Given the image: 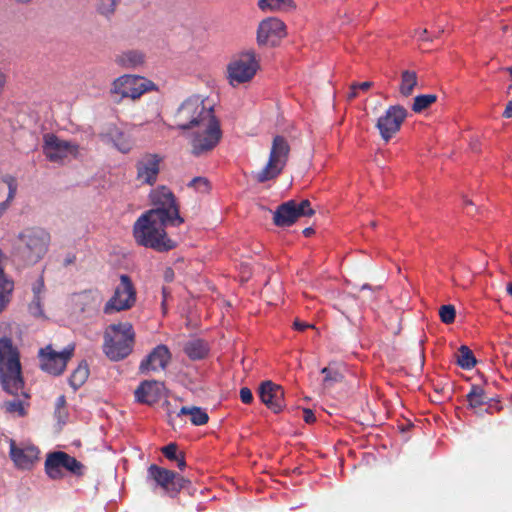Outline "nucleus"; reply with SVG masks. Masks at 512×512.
<instances>
[{
    "label": "nucleus",
    "mask_w": 512,
    "mask_h": 512,
    "mask_svg": "<svg viewBox=\"0 0 512 512\" xmlns=\"http://www.w3.org/2000/svg\"><path fill=\"white\" fill-rule=\"evenodd\" d=\"M464 204H465L466 213L468 215H472L473 214V210H474L473 202L471 200L465 199L464 200Z\"/></svg>",
    "instance_id": "48"
},
{
    "label": "nucleus",
    "mask_w": 512,
    "mask_h": 512,
    "mask_svg": "<svg viewBox=\"0 0 512 512\" xmlns=\"http://www.w3.org/2000/svg\"><path fill=\"white\" fill-rule=\"evenodd\" d=\"M63 468L73 473L74 475L81 476L84 474V465L75 457L70 456L62 451Z\"/></svg>",
    "instance_id": "35"
},
{
    "label": "nucleus",
    "mask_w": 512,
    "mask_h": 512,
    "mask_svg": "<svg viewBox=\"0 0 512 512\" xmlns=\"http://www.w3.org/2000/svg\"><path fill=\"white\" fill-rule=\"evenodd\" d=\"M315 214L308 199L297 202L289 200L280 204L273 213V223L277 227L292 226L301 217H310Z\"/></svg>",
    "instance_id": "11"
},
{
    "label": "nucleus",
    "mask_w": 512,
    "mask_h": 512,
    "mask_svg": "<svg viewBox=\"0 0 512 512\" xmlns=\"http://www.w3.org/2000/svg\"><path fill=\"white\" fill-rule=\"evenodd\" d=\"M313 233H314V230H313V228H311V227L305 228V229L303 230V234H304L306 237L311 236Z\"/></svg>",
    "instance_id": "55"
},
{
    "label": "nucleus",
    "mask_w": 512,
    "mask_h": 512,
    "mask_svg": "<svg viewBox=\"0 0 512 512\" xmlns=\"http://www.w3.org/2000/svg\"><path fill=\"white\" fill-rule=\"evenodd\" d=\"M503 117L507 119L512 118V100L507 103L503 112Z\"/></svg>",
    "instance_id": "47"
},
{
    "label": "nucleus",
    "mask_w": 512,
    "mask_h": 512,
    "mask_svg": "<svg viewBox=\"0 0 512 512\" xmlns=\"http://www.w3.org/2000/svg\"><path fill=\"white\" fill-rule=\"evenodd\" d=\"M507 71L509 72V74H510V76H511V78H512V66H511V67H509V68H507Z\"/></svg>",
    "instance_id": "59"
},
{
    "label": "nucleus",
    "mask_w": 512,
    "mask_h": 512,
    "mask_svg": "<svg viewBox=\"0 0 512 512\" xmlns=\"http://www.w3.org/2000/svg\"><path fill=\"white\" fill-rule=\"evenodd\" d=\"M285 36L286 26L280 19L269 17L260 22L257 30V42L259 45L274 47Z\"/></svg>",
    "instance_id": "17"
},
{
    "label": "nucleus",
    "mask_w": 512,
    "mask_h": 512,
    "mask_svg": "<svg viewBox=\"0 0 512 512\" xmlns=\"http://www.w3.org/2000/svg\"><path fill=\"white\" fill-rule=\"evenodd\" d=\"M294 328L298 331H304L307 328H313L314 326L312 324L302 322L300 320H295L293 324Z\"/></svg>",
    "instance_id": "46"
},
{
    "label": "nucleus",
    "mask_w": 512,
    "mask_h": 512,
    "mask_svg": "<svg viewBox=\"0 0 512 512\" xmlns=\"http://www.w3.org/2000/svg\"><path fill=\"white\" fill-rule=\"evenodd\" d=\"M373 86V82H370V81H365V82H362V83H352L350 85V88L352 90H362V91H367L368 89H370L371 87Z\"/></svg>",
    "instance_id": "44"
},
{
    "label": "nucleus",
    "mask_w": 512,
    "mask_h": 512,
    "mask_svg": "<svg viewBox=\"0 0 512 512\" xmlns=\"http://www.w3.org/2000/svg\"><path fill=\"white\" fill-rule=\"evenodd\" d=\"M148 477L169 494L179 492L186 482L179 474L155 464L149 466Z\"/></svg>",
    "instance_id": "16"
},
{
    "label": "nucleus",
    "mask_w": 512,
    "mask_h": 512,
    "mask_svg": "<svg viewBox=\"0 0 512 512\" xmlns=\"http://www.w3.org/2000/svg\"><path fill=\"white\" fill-rule=\"evenodd\" d=\"M348 100H353L357 97V90H352L350 88V92L348 93Z\"/></svg>",
    "instance_id": "54"
},
{
    "label": "nucleus",
    "mask_w": 512,
    "mask_h": 512,
    "mask_svg": "<svg viewBox=\"0 0 512 512\" xmlns=\"http://www.w3.org/2000/svg\"><path fill=\"white\" fill-rule=\"evenodd\" d=\"M408 111L401 105L389 106L385 114L378 118L376 127L382 139L388 142L401 128Z\"/></svg>",
    "instance_id": "15"
},
{
    "label": "nucleus",
    "mask_w": 512,
    "mask_h": 512,
    "mask_svg": "<svg viewBox=\"0 0 512 512\" xmlns=\"http://www.w3.org/2000/svg\"><path fill=\"white\" fill-rule=\"evenodd\" d=\"M472 149H473V150H475V151H477V145H476V144H473V145H472Z\"/></svg>",
    "instance_id": "60"
},
{
    "label": "nucleus",
    "mask_w": 512,
    "mask_h": 512,
    "mask_svg": "<svg viewBox=\"0 0 512 512\" xmlns=\"http://www.w3.org/2000/svg\"><path fill=\"white\" fill-rule=\"evenodd\" d=\"M171 360V353L164 344L157 345L140 363L142 373L163 370Z\"/></svg>",
    "instance_id": "20"
},
{
    "label": "nucleus",
    "mask_w": 512,
    "mask_h": 512,
    "mask_svg": "<svg viewBox=\"0 0 512 512\" xmlns=\"http://www.w3.org/2000/svg\"><path fill=\"white\" fill-rule=\"evenodd\" d=\"M321 373L324 375L323 385L325 388H330L335 383H339L343 380V375L337 369L330 366L324 367Z\"/></svg>",
    "instance_id": "37"
},
{
    "label": "nucleus",
    "mask_w": 512,
    "mask_h": 512,
    "mask_svg": "<svg viewBox=\"0 0 512 512\" xmlns=\"http://www.w3.org/2000/svg\"><path fill=\"white\" fill-rule=\"evenodd\" d=\"M456 362L463 369H471L476 364V359L474 357L473 352L470 348L465 345H462L457 354H456Z\"/></svg>",
    "instance_id": "34"
},
{
    "label": "nucleus",
    "mask_w": 512,
    "mask_h": 512,
    "mask_svg": "<svg viewBox=\"0 0 512 512\" xmlns=\"http://www.w3.org/2000/svg\"><path fill=\"white\" fill-rule=\"evenodd\" d=\"M64 403H65V397H64V396H60V397L58 398V405H62V404H64Z\"/></svg>",
    "instance_id": "57"
},
{
    "label": "nucleus",
    "mask_w": 512,
    "mask_h": 512,
    "mask_svg": "<svg viewBox=\"0 0 512 512\" xmlns=\"http://www.w3.org/2000/svg\"><path fill=\"white\" fill-rule=\"evenodd\" d=\"M161 213L158 210L144 212L133 225V237L138 245L163 253L174 249L176 242L168 236L166 227L170 221L160 218Z\"/></svg>",
    "instance_id": "3"
},
{
    "label": "nucleus",
    "mask_w": 512,
    "mask_h": 512,
    "mask_svg": "<svg viewBox=\"0 0 512 512\" xmlns=\"http://www.w3.org/2000/svg\"><path fill=\"white\" fill-rule=\"evenodd\" d=\"M115 63L123 69H135L145 62V55L139 50H126L115 56Z\"/></svg>",
    "instance_id": "25"
},
{
    "label": "nucleus",
    "mask_w": 512,
    "mask_h": 512,
    "mask_svg": "<svg viewBox=\"0 0 512 512\" xmlns=\"http://www.w3.org/2000/svg\"><path fill=\"white\" fill-rule=\"evenodd\" d=\"M4 255L0 250V312L9 301V296L13 291L14 283L4 273L3 267Z\"/></svg>",
    "instance_id": "27"
},
{
    "label": "nucleus",
    "mask_w": 512,
    "mask_h": 512,
    "mask_svg": "<svg viewBox=\"0 0 512 512\" xmlns=\"http://www.w3.org/2000/svg\"><path fill=\"white\" fill-rule=\"evenodd\" d=\"M262 11H289L295 8L293 0H258Z\"/></svg>",
    "instance_id": "32"
},
{
    "label": "nucleus",
    "mask_w": 512,
    "mask_h": 512,
    "mask_svg": "<svg viewBox=\"0 0 512 512\" xmlns=\"http://www.w3.org/2000/svg\"><path fill=\"white\" fill-rule=\"evenodd\" d=\"M260 69V60L253 50L234 55L227 66L229 83L235 87L250 82Z\"/></svg>",
    "instance_id": "7"
},
{
    "label": "nucleus",
    "mask_w": 512,
    "mask_h": 512,
    "mask_svg": "<svg viewBox=\"0 0 512 512\" xmlns=\"http://www.w3.org/2000/svg\"><path fill=\"white\" fill-rule=\"evenodd\" d=\"M135 331L130 322L113 323L104 332L103 352L111 361L128 357L134 347Z\"/></svg>",
    "instance_id": "4"
},
{
    "label": "nucleus",
    "mask_w": 512,
    "mask_h": 512,
    "mask_svg": "<svg viewBox=\"0 0 512 512\" xmlns=\"http://www.w3.org/2000/svg\"><path fill=\"white\" fill-rule=\"evenodd\" d=\"M174 461L177 462V466L180 470H183L186 467V461L182 453Z\"/></svg>",
    "instance_id": "49"
},
{
    "label": "nucleus",
    "mask_w": 512,
    "mask_h": 512,
    "mask_svg": "<svg viewBox=\"0 0 512 512\" xmlns=\"http://www.w3.org/2000/svg\"><path fill=\"white\" fill-rule=\"evenodd\" d=\"M183 351L191 360H200L207 355L208 348L203 340L193 339L184 344Z\"/></svg>",
    "instance_id": "28"
},
{
    "label": "nucleus",
    "mask_w": 512,
    "mask_h": 512,
    "mask_svg": "<svg viewBox=\"0 0 512 512\" xmlns=\"http://www.w3.org/2000/svg\"><path fill=\"white\" fill-rule=\"evenodd\" d=\"M502 409V406L498 405V404H495V405H490L487 409H486V412L487 413H490L492 414L493 413V410H496V411H500Z\"/></svg>",
    "instance_id": "53"
},
{
    "label": "nucleus",
    "mask_w": 512,
    "mask_h": 512,
    "mask_svg": "<svg viewBox=\"0 0 512 512\" xmlns=\"http://www.w3.org/2000/svg\"><path fill=\"white\" fill-rule=\"evenodd\" d=\"M164 157L158 153L146 152L135 163L136 180L141 185L153 186L161 171Z\"/></svg>",
    "instance_id": "14"
},
{
    "label": "nucleus",
    "mask_w": 512,
    "mask_h": 512,
    "mask_svg": "<svg viewBox=\"0 0 512 512\" xmlns=\"http://www.w3.org/2000/svg\"><path fill=\"white\" fill-rule=\"evenodd\" d=\"M427 33H428L427 29H421V30L415 31V34L419 35V40H421V41H428V40H430L427 37Z\"/></svg>",
    "instance_id": "50"
},
{
    "label": "nucleus",
    "mask_w": 512,
    "mask_h": 512,
    "mask_svg": "<svg viewBox=\"0 0 512 512\" xmlns=\"http://www.w3.org/2000/svg\"><path fill=\"white\" fill-rule=\"evenodd\" d=\"M44 289V278L43 276H40L32 285L34 297L31 303L29 304V310L35 316L42 315L43 313L41 294L44 292Z\"/></svg>",
    "instance_id": "29"
},
{
    "label": "nucleus",
    "mask_w": 512,
    "mask_h": 512,
    "mask_svg": "<svg viewBox=\"0 0 512 512\" xmlns=\"http://www.w3.org/2000/svg\"><path fill=\"white\" fill-rule=\"evenodd\" d=\"M187 186L201 194L208 193L212 188L209 180L205 177H195L187 184Z\"/></svg>",
    "instance_id": "38"
},
{
    "label": "nucleus",
    "mask_w": 512,
    "mask_h": 512,
    "mask_svg": "<svg viewBox=\"0 0 512 512\" xmlns=\"http://www.w3.org/2000/svg\"><path fill=\"white\" fill-rule=\"evenodd\" d=\"M9 456L18 469H31L39 458V449L34 445L18 447L15 440H9Z\"/></svg>",
    "instance_id": "18"
},
{
    "label": "nucleus",
    "mask_w": 512,
    "mask_h": 512,
    "mask_svg": "<svg viewBox=\"0 0 512 512\" xmlns=\"http://www.w3.org/2000/svg\"><path fill=\"white\" fill-rule=\"evenodd\" d=\"M17 256L26 265L38 263L48 252L51 236L42 228H28L18 236Z\"/></svg>",
    "instance_id": "5"
},
{
    "label": "nucleus",
    "mask_w": 512,
    "mask_h": 512,
    "mask_svg": "<svg viewBox=\"0 0 512 512\" xmlns=\"http://www.w3.org/2000/svg\"><path fill=\"white\" fill-rule=\"evenodd\" d=\"M136 302V290L128 275L120 276V283L115 288L113 296L104 306L105 314L125 311L134 306Z\"/></svg>",
    "instance_id": "12"
},
{
    "label": "nucleus",
    "mask_w": 512,
    "mask_h": 512,
    "mask_svg": "<svg viewBox=\"0 0 512 512\" xmlns=\"http://www.w3.org/2000/svg\"><path fill=\"white\" fill-rule=\"evenodd\" d=\"M149 197L154 206L151 210L162 212L159 214L160 218L170 221V226L178 227L184 222L180 216L175 195L168 187L158 186L150 192Z\"/></svg>",
    "instance_id": "9"
},
{
    "label": "nucleus",
    "mask_w": 512,
    "mask_h": 512,
    "mask_svg": "<svg viewBox=\"0 0 512 512\" xmlns=\"http://www.w3.org/2000/svg\"><path fill=\"white\" fill-rule=\"evenodd\" d=\"M62 468V451H55L49 453L45 460V472L49 476V478L53 480L61 479L64 476Z\"/></svg>",
    "instance_id": "26"
},
{
    "label": "nucleus",
    "mask_w": 512,
    "mask_h": 512,
    "mask_svg": "<svg viewBox=\"0 0 512 512\" xmlns=\"http://www.w3.org/2000/svg\"><path fill=\"white\" fill-rule=\"evenodd\" d=\"M0 378L2 387L7 393L17 396L21 392L24 397V399L5 401L2 404V409L13 416H26L29 395L22 391L24 381L21 375L19 353L8 337L0 338Z\"/></svg>",
    "instance_id": "2"
},
{
    "label": "nucleus",
    "mask_w": 512,
    "mask_h": 512,
    "mask_svg": "<svg viewBox=\"0 0 512 512\" xmlns=\"http://www.w3.org/2000/svg\"><path fill=\"white\" fill-rule=\"evenodd\" d=\"M439 316L443 323L451 324L455 320L456 310L455 307L451 304L442 305L439 308Z\"/></svg>",
    "instance_id": "39"
},
{
    "label": "nucleus",
    "mask_w": 512,
    "mask_h": 512,
    "mask_svg": "<svg viewBox=\"0 0 512 512\" xmlns=\"http://www.w3.org/2000/svg\"><path fill=\"white\" fill-rule=\"evenodd\" d=\"M418 77L416 72L404 70L401 73V81L399 85V92L404 97L412 95L414 88L417 86Z\"/></svg>",
    "instance_id": "30"
},
{
    "label": "nucleus",
    "mask_w": 512,
    "mask_h": 512,
    "mask_svg": "<svg viewBox=\"0 0 512 512\" xmlns=\"http://www.w3.org/2000/svg\"><path fill=\"white\" fill-rule=\"evenodd\" d=\"M119 139H114L115 147L122 153H128L132 149V143L122 133H119Z\"/></svg>",
    "instance_id": "41"
},
{
    "label": "nucleus",
    "mask_w": 512,
    "mask_h": 512,
    "mask_svg": "<svg viewBox=\"0 0 512 512\" xmlns=\"http://www.w3.org/2000/svg\"><path fill=\"white\" fill-rule=\"evenodd\" d=\"M507 292H508V294L512 297V283H509V284L507 285Z\"/></svg>",
    "instance_id": "56"
},
{
    "label": "nucleus",
    "mask_w": 512,
    "mask_h": 512,
    "mask_svg": "<svg viewBox=\"0 0 512 512\" xmlns=\"http://www.w3.org/2000/svg\"><path fill=\"white\" fill-rule=\"evenodd\" d=\"M163 384L155 380H145L135 390V398L139 403L153 405L162 397Z\"/></svg>",
    "instance_id": "22"
},
{
    "label": "nucleus",
    "mask_w": 512,
    "mask_h": 512,
    "mask_svg": "<svg viewBox=\"0 0 512 512\" xmlns=\"http://www.w3.org/2000/svg\"><path fill=\"white\" fill-rule=\"evenodd\" d=\"M442 32H444V29H443V28H440V29H439V33H442Z\"/></svg>",
    "instance_id": "61"
},
{
    "label": "nucleus",
    "mask_w": 512,
    "mask_h": 512,
    "mask_svg": "<svg viewBox=\"0 0 512 512\" xmlns=\"http://www.w3.org/2000/svg\"><path fill=\"white\" fill-rule=\"evenodd\" d=\"M119 1L120 0H99L97 11L104 16H110L115 12Z\"/></svg>",
    "instance_id": "40"
},
{
    "label": "nucleus",
    "mask_w": 512,
    "mask_h": 512,
    "mask_svg": "<svg viewBox=\"0 0 512 512\" xmlns=\"http://www.w3.org/2000/svg\"><path fill=\"white\" fill-rule=\"evenodd\" d=\"M17 187V180L14 176L7 174L2 177V180L0 181V199L3 195H6V197L5 200L0 201V217L14 199Z\"/></svg>",
    "instance_id": "24"
},
{
    "label": "nucleus",
    "mask_w": 512,
    "mask_h": 512,
    "mask_svg": "<svg viewBox=\"0 0 512 512\" xmlns=\"http://www.w3.org/2000/svg\"><path fill=\"white\" fill-rule=\"evenodd\" d=\"M261 401L274 413H279L285 407L284 390L280 385L271 381L263 382L258 390Z\"/></svg>",
    "instance_id": "19"
},
{
    "label": "nucleus",
    "mask_w": 512,
    "mask_h": 512,
    "mask_svg": "<svg viewBox=\"0 0 512 512\" xmlns=\"http://www.w3.org/2000/svg\"><path fill=\"white\" fill-rule=\"evenodd\" d=\"M155 89L152 81L141 76L125 74L112 82L110 94L116 103H120L124 98L139 99L144 93Z\"/></svg>",
    "instance_id": "8"
},
{
    "label": "nucleus",
    "mask_w": 512,
    "mask_h": 512,
    "mask_svg": "<svg viewBox=\"0 0 512 512\" xmlns=\"http://www.w3.org/2000/svg\"><path fill=\"white\" fill-rule=\"evenodd\" d=\"M43 153L53 163H63L68 157L76 158L79 154L77 143L63 140L52 133L43 136Z\"/></svg>",
    "instance_id": "13"
},
{
    "label": "nucleus",
    "mask_w": 512,
    "mask_h": 512,
    "mask_svg": "<svg viewBox=\"0 0 512 512\" xmlns=\"http://www.w3.org/2000/svg\"><path fill=\"white\" fill-rule=\"evenodd\" d=\"M370 226H371L372 228H375V227L377 226V222H376V221H371V222H370Z\"/></svg>",
    "instance_id": "58"
},
{
    "label": "nucleus",
    "mask_w": 512,
    "mask_h": 512,
    "mask_svg": "<svg viewBox=\"0 0 512 512\" xmlns=\"http://www.w3.org/2000/svg\"><path fill=\"white\" fill-rule=\"evenodd\" d=\"M90 374L89 366L86 361H81L78 367L72 372L69 378V384L74 389H79L88 379Z\"/></svg>",
    "instance_id": "31"
},
{
    "label": "nucleus",
    "mask_w": 512,
    "mask_h": 512,
    "mask_svg": "<svg viewBox=\"0 0 512 512\" xmlns=\"http://www.w3.org/2000/svg\"><path fill=\"white\" fill-rule=\"evenodd\" d=\"M470 408H478L487 403V396L484 389L478 385H472L469 393L466 395Z\"/></svg>",
    "instance_id": "33"
},
{
    "label": "nucleus",
    "mask_w": 512,
    "mask_h": 512,
    "mask_svg": "<svg viewBox=\"0 0 512 512\" xmlns=\"http://www.w3.org/2000/svg\"><path fill=\"white\" fill-rule=\"evenodd\" d=\"M164 278L167 282H171L174 278V271L171 268H167L164 272Z\"/></svg>",
    "instance_id": "51"
},
{
    "label": "nucleus",
    "mask_w": 512,
    "mask_h": 512,
    "mask_svg": "<svg viewBox=\"0 0 512 512\" xmlns=\"http://www.w3.org/2000/svg\"><path fill=\"white\" fill-rule=\"evenodd\" d=\"M76 261V256L74 254H68L64 259V266H68L73 264Z\"/></svg>",
    "instance_id": "52"
},
{
    "label": "nucleus",
    "mask_w": 512,
    "mask_h": 512,
    "mask_svg": "<svg viewBox=\"0 0 512 512\" xmlns=\"http://www.w3.org/2000/svg\"><path fill=\"white\" fill-rule=\"evenodd\" d=\"M240 399L244 404L252 403V401H253L252 391L248 387L241 388Z\"/></svg>",
    "instance_id": "43"
},
{
    "label": "nucleus",
    "mask_w": 512,
    "mask_h": 512,
    "mask_svg": "<svg viewBox=\"0 0 512 512\" xmlns=\"http://www.w3.org/2000/svg\"><path fill=\"white\" fill-rule=\"evenodd\" d=\"M437 100V96L435 94H422L418 95L414 98V102L412 105V110L415 113H420L430 107Z\"/></svg>",
    "instance_id": "36"
},
{
    "label": "nucleus",
    "mask_w": 512,
    "mask_h": 512,
    "mask_svg": "<svg viewBox=\"0 0 512 512\" xmlns=\"http://www.w3.org/2000/svg\"><path fill=\"white\" fill-rule=\"evenodd\" d=\"M175 126L169 129L190 131L188 141L191 153L202 156L215 148L222 136L219 120L214 115V106L198 95L184 100L174 114Z\"/></svg>",
    "instance_id": "1"
},
{
    "label": "nucleus",
    "mask_w": 512,
    "mask_h": 512,
    "mask_svg": "<svg viewBox=\"0 0 512 512\" xmlns=\"http://www.w3.org/2000/svg\"><path fill=\"white\" fill-rule=\"evenodd\" d=\"M290 145L284 136L277 135L272 140L269 159L266 165L254 174V180L259 183L277 178L287 165Z\"/></svg>",
    "instance_id": "6"
},
{
    "label": "nucleus",
    "mask_w": 512,
    "mask_h": 512,
    "mask_svg": "<svg viewBox=\"0 0 512 512\" xmlns=\"http://www.w3.org/2000/svg\"><path fill=\"white\" fill-rule=\"evenodd\" d=\"M103 297L99 290L90 289L75 294L74 304L81 313L91 314L98 310Z\"/></svg>",
    "instance_id": "23"
},
{
    "label": "nucleus",
    "mask_w": 512,
    "mask_h": 512,
    "mask_svg": "<svg viewBox=\"0 0 512 512\" xmlns=\"http://www.w3.org/2000/svg\"><path fill=\"white\" fill-rule=\"evenodd\" d=\"M177 449L178 447L175 443H169L162 448V453L167 459L174 461L179 456L177 454Z\"/></svg>",
    "instance_id": "42"
},
{
    "label": "nucleus",
    "mask_w": 512,
    "mask_h": 512,
    "mask_svg": "<svg viewBox=\"0 0 512 512\" xmlns=\"http://www.w3.org/2000/svg\"><path fill=\"white\" fill-rule=\"evenodd\" d=\"M75 345L70 344L62 351H57L52 345L41 348L38 352L40 368L53 376H60L65 371L69 360L73 357Z\"/></svg>",
    "instance_id": "10"
},
{
    "label": "nucleus",
    "mask_w": 512,
    "mask_h": 512,
    "mask_svg": "<svg viewBox=\"0 0 512 512\" xmlns=\"http://www.w3.org/2000/svg\"><path fill=\"white\" fill-rule=\"evenodd\" d=\"M303 420L307 424H312L316 421V417L311 409H308V408L303 409Z\"/></svg>",
    "instance_id": "45"
},
{
    "label": "nucleus",
    "mask_w": 512,
    "mask_h": 512,
    "mask_svg": "<svg viewBox=\"0 0 512 512\" xmlns=\"http://www.w3.org/2000/svg\"><path fill=\"white\" fill-rule=\"evenodd\" d=\"M169 424L175 427L178 420H181L183 416H188L190 422L195 426H201L208 422L209 416L205 410L197 406H183L178 412L167 413Z\"/></svg>",
    "instance_id": "21"
}]
</instances>
